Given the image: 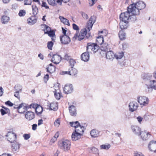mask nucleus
Listing matches in <instances>:
<instances>
[{"mask_svg":"<svg viewBox=\"0 0 156 156\" xmlns=\"http://www.w3.org/2000/svg\"><path fill=\"white\" fill-rule=\"evenodd\" d=\"M145 7V4L142 1H140L136 3H133L129 5V10L132 13V14L139 15V10L143 9Z\"/></svg>","mask_w":156,"mask_h":156,"instance_id":"nucleus-1","label":"nucleus"},{"mask_svg":"<svg viewBox=\"0 0 156 156\" xmlns=\"http://www.w3.org/2000/svg\"><path fill=\"white\" fill-rule=\"evenodd\" d=\"M71 143L67 140H63L58 143V145L60 149L65 151L69 150L70 148Z\"/></svg>","mask_w":156,"mask_h":156,"instance_id":"nucleus-2","label":"nucleus"},{"mask_svg":"<svg viewBox=\"0 0 156 156\" xmlns=\"http://www.w3.org/2000/svg\"><path fill=\"white\" fill-rule=\"evenodd\" d=\"M129 9V6L127 7V11L121 13L120 15V19L121 21H126L129 19L130 17V14H132Z\"/></svg>","mask_w":156,"mask_h":156,"instance_id":"nucleus-3","label":"nucleus"},{"mask_svg":"<svg viewBox=\"0 0 156 156\" xmlns=\"http://www.w3.org/2000/svg\"><path fill=\"white\" fill-rule=\"evenodd\" d=\"M5 136L8 137L7 140L11 143H14L16 139V135L15 133L11 132H8Z\"/></svg>","mask_w":156,"mask_h":156,"instance_id":"nucleus-4","label":"nucleus"},{"mask_svg":"<svg viewBox=\"0 0 156 156\" xmlns=\"http://www.w3.org/2000/svg\"><path fill=\"white\" fill-rule=\"evenodd\" d=\"M138 102L140 105H145L148 104L149 102L148 99L145 96L139 97L137 98Z\"/></svg>","mask_w":156,"mask_h":156,"instance_id":"nucleus-5","label":"nucleus"},{"mask_svg":"<svg viewBox=\"0 0 156 156\" xmlns=\"http://www.w3.org/2000/svg\"><path fill=\"white\" fill-rule=\"evenodd\" d=\"M60 39L61 43L63 44H68L70 42V38L66 35H63L61 36Z\"/></svg>","mask_w":156,"mask_h":156,"instance_id":"nucleus-6","label":"nucleus"},{"mask_svg":"<svg viewBox=\"0 0 156 156\" xmlns=\"http://www.w3.org/2000/svg\"><path fill=\"white\" fill-rule=\"evenodd\" d=\"M64 93L67 94H68L72 93L73 91V88L72 84H66L64 87Z\"/></svg>","mask_w":156,"mask_h":156,"instance_id":"nucleus-7","label":"nucleus"},{"mask_svg":"<svg viewBox=\"0 0 156 156\" xmlns=\"http://www.w3.org/2000/svg\"><path fill=\"white\" fill-rule=\"evenodd\" d=\"M138 107V105L136 102H131L129 105V110L131 112H133L137 109Z\"/></svg>","mask_w":156,"mask_h":156,"instance_id":"nucleus-8","label":"nucleus"},{"mask_svg":"<svg viewBox=\"0 0 156 156\" xmlns=\"http://www.w3.org/2000/svg\"><path fill=\"white\" fill-rule=\"evenodd\" d=\"M148 148L151 151L156 153V141H151L148 145Z\"/></svg>","mask_w":156,"mask_h":156,"instance_id":"nucleus-9","label":"nucleus"},{"mask_svg":"<svg viewBox=\"0 0 156 156\" xmlns=\"http://www.w3.org/2000/svg\"><path fill=\"white\" fill-rule=\"evenodd\" d=\"M38 17L34 16H31L27 19V23L30 25H33L37 22Z\"/></svg>","mask_w":156,"mask_h":156,"instance_id":"nucleus-10","label":"nucleus"},{"mask_svg":"<svg viewBox=\"0 0 156 156\" xmlns=\"http://www.w3.org/2000/svg\"><path fill=\"white\" fill-rule=\"evenodd\" d=\"M141 138L143 140H147L151 136L149 133L147 132L146 131H142L140 134Z\"/></svg>","mask_w":156,"mask_h":156,"instance_id":"nucleus-11","label":"nucleus"},{"mask_svg":"<svg viewBox=\"0 0 156 156\" xmlns=\"http://www.w3.org/2000/svg\"><path fill=\"white\" fill-rule=\"evenodd\" d=\"M61 60V57L57 54L53 55L51 59L52 62L54 63L58 64L59 63Z\"/></svg>","mask_w":156,"mask_h":156,"instance_id":"nucleus-12","label":"nucleus"},{"mask_svg":"<svg viewBox=\"0 0 156 156\" xmlns=\"http://www.w3.org/2000/svg\"><path fill=\"white\" fill-rule=\"evenodd\" d=\"M26 118L29 120H30L35 117V114L34 112L31 111H28L25 114Z\"/></svg>","mask_w":156,"mask_h":156,"instance_id":"nucleus-13","label":"nucleus"},{"mask_svg":"<svg viewBox=\"0 0 156 156\" xmlns=\"http://www.w3.org/2000/svg\"><path fill=\"white\" fill-rule=\"evenodd\" d=\"M90 55L89 52L87 51L82 53L81 55V60L84 62H87L89 60Z\"/></svg>","mask_w":156,"mask_h":156,"instance_id":"nucleus-14","label":"nucleus"},{"mask_svg":"<svg viewBox=\"0 0 156 156\" xmlns=\"http://www.w3.org/2000/svg\"><path fill=\"white\" fill-rule=\"evenodd\" d=\"M131 129L133 133L139 136L141 132V129L137 126H132Z\"/></svg>","mask_w":156,"mask_h":156,"instance_id":"nucleus-15","label":"nucleus"},{"mask_svg":"<svg viewBox=\"0 0 156 156\" xmlns=\"http://www.w3.org/2000/svg\"><path fill=\"white\" fill-rule=\"evenodd\" d=\"M69 109L70 115L72 116H76L77 113L76 108L73 105L70 106L69 107Z\"/></svg>","mask_w":156,"mask_h":156,"instance_id":"nucleus-16","label":"nucleus"},{"mask_svg":"<svg viewBox=\"0 0 156 156\" xmlns=\"http://www.w3.org/2000/svg\"><path fill=\"white\" fill-rule=\"evenodd\" d=\"M81 135L80 133H78L74 131L71 137L73 141H76L80 138Z\"/></svg>","mask_w":156,"mask_h":156,"instance_id":"nucleus-17","label":"nucleus"},{"mask_svg":"<svg viewBox=\"0 0 156 156\" xmlns=\"http://www.w3.org/2000/svg\"><path fill=\"white\" fill-rule=\"evenodd\" d=\"M84 127L83 126H81L80 125L79 126H77V127H76L75 131L76 132L78 133H80V135L82 136L84 132Z\"/></svg>","mask_w":156,"mask_h":156,"instance_id":"nucleus-18","label":"nucleus"},{"mask_svg":"<svg viewBox=\"0 0 156 156\" xmlns=\"http://www.w3.org/2000/svg\"><path fill=\"white\" fill-rule=\"evenodd\" d=\"M120 27L122 30L126 29L129 25L128 21H121L119 23Z\"/></svg>","mask_w":156,"mask_h":156,"instance_id":"nucleus-19","label":"nucleus"},{"mask_svg":"<svg viewBox=\"0 0 156 156\" xmlns=\"http://www.w3.org/2000/svg\"><path fill=\"white\" fill-rule=\"evenodd\" d=\"M106 57L107 59L112 60L114 58L115 55L111 50H109L106 53Z\"/></svg>","mask_w":156,"mask_h":156,"instance_id":"nucleus-20","label":"nucleus"},{"mask_svg":"<svg viewBox=\"0 0 156 156\" xmlns=\"http://www.w3.org/2000/svg\"><path fill=\"white\" fill-rule=\"evenodd\" d=\"M13 143L12 145V149L13 151H16L19 149L20 144L16 141Z\"/></svg>","mask_w":156,"mask_h":156,"instance_id":"nucleus-21","label":"nucleus"},{"mask_svg":"<svg viewBox=\"0 0 156 156\" xmlns=\"http://www.w3.org/2000/svg\"><path fill=\"white\" fill-rule=\"evenodd\" d=\"M23 106V104L21 103L20 104L18 107H17V108L18 111L19 113H23L27 111V106H25L23 108V111H21L20 109Z\"/></svg>","mask_w":156,"mask_h":156,"instance_id":"nucleus-22","label":"nucleus"},{"mask_svg":"<svg viewBox=\"0 0 156 156\" xmlns=\"http://www.w3.org/2000/svg\"><path fill=\"white\" fill-rule=\"evenodd\" d=\"M101 49L102 51H103L105 52H107L109 50H110L111 48L108 44L105 43L102 45Z\"/></svg>","mask_w":156,"mask_h":156,"instance_id":"nucleus-23","label":"nucleus"},{"mask_svg":"<svg viewBox=\"0 0 156 156\" xmlns=\"http://www.w3.org/2000/svg\"><path fill=\"white\" fill-rule=\"evenodd\" d=\"M9 20V17L6 16H2L1 18V21L2 23L5 24L7 23Z\"/></svg>","mask_w":156,"mask_h":156,"instance_id":"nucleus-24","label":"nucleus"},{"mask_svg":"<svg viewBox=\"0 0 156 156\" xmlns=\"http://www.w3.org/2000/svg\"><path fill=\"white\" fill-rule=\"evenodd\" d=\"M150 82V85L147 86V88L148 89H154L155 90H156V81L153 80H151Z\"/></svg>","mask_w":156,"mask_h":156,"instance_id":"nucleus-25","label":"nucleus"},{"mask_svg":"<svg viewBox=\"0 0 156 156\" xmlns=\"http://www.w3.org/2000/svg\"><path fill=\"white\" fill-rule=\"evenodd\" d=\"M104 41V38L102 36H99L96 40V43L97 44L102 45L103 44Z\"/></svg>","mask_w":156,"mask_h":156,"instance_id":"nucleus-26","label":"nucleus"},{"mask_svg":"<svg viewBox=\"0 0 156 156\" xmlns=\"http://www.w3.org/2000/svg\"><path fill=\"white\" fill-rule=\"evenodd\" d=\"M59 18L61 21L62 22L65 24L67 25L68 26L70 25L69 20L68 19L65 18L64 17L62 16H59Z\"/></svg>","mask_w":156,"mask_h":156,"instance_id":"nucleus-27","label":"nucleus"},{"mask_svg":"<svg viewBox=\"0 0 156 156\" xmlns=\"http://www.w3.org/2000/svg\"><path fill=\"white\" fill-rule=\"evenodd\" d=\"M84 38V37H83V35H82L80 34H78V33H77L76 32V33L75 34L73 38V39L76 40L77 38L78 40V41H80L81 40L83 39Z\"/></svg>","mask_w":156,"mask_h":156,"instance_id":"nucleus-28","label":"nucleus"},{"mask_svg":"<svg viewBox=\"0 0 156 156\" xmlns=\"http://www.w3.org/2000/svg\"><path fill=\"white\" fill-rule=\"evenodd\" d=\"M69 74L70 75H75L77 73V70L73 68V67H71L70 69H69Z\"/></svg>","mask_w":156,"mask_h":156,"instance_id":"nucleus-29","label":"nucleus"},{"mask_svg":"<svg viewBox=\"0 0 156 156\" xmlns=\"http://www.w3.org/2000/svg\"><path fill=\"white\" fill-rule=\"evenodd\" d=\"M90 134L92 137H96L99 135V132L95 129H93L90 132Z\"/></svg>","mask_w":156,"mask_h":156,"instance_id":"nucleus-30","label":"nucleus"},{"mask_svg":"<svg viewBox=\"0 0 156 156\" xmlns=\"http://www.w3.org/2000/svg\"><path fill=\"white\" fill-rule=\"evenodd\" d=\"M43 111V108L42 107L40 106H37L35 109V112L38 115L41 114Z\"/></svg>","mask_w":156,"mask_h":156,"instance_id":"nucleus-31","label":"nucleus"},{"mask_svg":"<svg viewBox=\"0 0 156 156\" xmlns=\"http://www.w3.org/2000/svg\"><path fill=\"white\" fill-rule=\"evenodd\" d=\"M94 43H89L87 44V51L88 52L92 51L93 48L94 47Z\"/></svg>","mask_w":156,"mask_h":156,"instance_id":"nucleus-32","label":"nucleus"},{"mask_svg":"<svg viewBox=\"0 0 156 156\" xmlns=\"http://www.w3.org/2000/svg\"><path fill=\"white\" fill-rule=\"evenodd\" d=\"M126 33L122 30L119 33V37L121 40H123L126 38Z\"/></svg>","mask_w":156,"mask_h":156,"instance_id":"nucleus-33","label":"nucleus"},{"mask_svg":"<svg viewBox=\"0 0 156 156\" xmlns=\"http://www.w3.org/2000/svg\"><path fill=\"white\" fill-rule=\"evenodd\" d=\"M32 9L33 11V16H36V15L37 14L38 12V8H37L36 5H32Z\"/></svg>","mask_w":156,"mask_h":156,"instance_id":"nucleus-34","label":"nucleus"},{"mask_svg":"<svg viewBox=\"0 0 156 156\" xmlns=\"http://www.w3.org/2000/svg\"><path fill=\"white\" fill-rule=\"evenodd\" d=\"M47 72L51 73L54 72L55 70V66H51L46 68Z\"/></svg>","mask_w":156,"mask_h":156,"instance_id":"nucleus-35","label":"nucleus"},{"mask_svg":"<svg viewBox=\"0 0 156 156\" xmlns=\"http://www.w3.org/2000/svg\"><path fill=\"white\" fill-rule=\"evenodd\" d=\"M14 90L15 91H18L21 92L22 90V86L19 84H17L14 87Z\"/></svg>","mask_w":156,"mask_h":156,"instance_id":"nucleus-36","label":"nucleus"},{"mask_svg":"<svg viewBox=\"0 0 156 156\" xmlns=\"http://www.w3.org/2000/svg\"><path fill=\"white\" fill-rule=\"evenodd\" d=\"M42 25L44 27V34H47L51 30V28L48 25L45 24Z\"/></svg>","mask_w":156,"mask_h":156,"instance_id":"nucleus-37","label":"nucleus"},{"mask_svg":"<svg viewBox=\"0 0 156 156\" xmlns=\"http://www.w3.org/2000/svg\"><path fill=\"white\" fill-rule=\"evenodd\" d=\"M124 55V53L123 52H121L117 53L115 55V57L117 59H120L123 57Z\"/></svg>","mask_w":156,"mask_h":156,"instance_id":"nucleus-38","label":"nucleus"},{"mask_svg":"<svg viewBox=\"0 0 156 156\" xmlns=\"http://www.w3.org/2000/svg\"><path fill=\"white\" fill-rule=\"evenodd\" d=\"M69 124L71 126L74 127L75 128H76V127H77V126H79L80 125V123L78 121H76L75 122H70Z\"/></svg>","mask_w":156,"mask_h":156,"instance_id":"nucleus-39","label":"nucleus"},{"mask_svg":"<svg viewBox=\"0 0 156 156\" xmlns=\"http://www.w3.org/2000/svg\"><path fill=\"white\" fill-rule=\"evenodd\" d=\"M138 15H134L133 14H131V16L130 15L129 19L132 21L134 22L137 20V18L136 17V16Z\"/></svg>","mask_w":156,"mask_h":156,"instance_id":"nucleus-40","label":"nucleus"},{"mask_svg":"<svg viewBox=\"0 0 156 156\" xmlns=\"http://www.w3.org/2000/svg\"><path fill=\"white\" fill-rule=\"evenodd\" d=\"M111 147V145L110 144L107 145L103 144L100 146V148L101 149H105L106 150H108Z\"/></svg>","mask_w":156,"mask_h":156,"instance_id":"nucleus-41","label":"nucleus"},{"mask_svg":"<svg viewBox=\"0 0 156 156\" xmlns=\"http://www.w3.org/2000/svg\"><path fill=\"white\" fill-rule=\"evenodd\" d=\"M54 92L55 97L56 99L57 100L60 99L61 98V94L59 92H57L56 89L55 90Z\"/></svg>","mask_w":156,"mask_h":156,"instance_id":"nucleus-42","label":"nucleus"},{"mask_svg":"<svg viewBox=\"0 0 156 156\" xmlns=\"http://www.w3.org/2000/svg\"><path fill=\"white\" fill-rule=\"evenodd\" d=\"M152 77V75L150 73L145 74L143 76V79L145 80H150Z\"/></svg>","mask_w":156,"mask_h":156,"instance_id":"nucleus-43","label":"nucleus"},{"mask_svg":"<svg viewBox=\"0 0 156 156\" xmlns=\"http://www.w3.org/2000/svg\"><path fill=\"white\" fill-rule=\"evenodd\" d=\"M49 106L51 110H56L57 108L56 106V105L55 103H50Z\"/></svg>","mask_w":156,"mask_h":156,"instance_id":"nucleus-44","label":"nucleus"},{"mask_svg":"<svg viewBox=\"0 0 156 156\" xmlns=\"http://www.w3.org/2000/svg\"><path fill=\"white\" fill-rule=\"evenodd\" d=\"M99 49V47L98 45L97 44H95L94 43V47L93 48V49L92 50V51L95 53Z\"/></svg>","mask_w":156,"mask_h":156,"instance_id":"nucleus-45","label":"nucleus"},{"mask_svg":"<svg viewBox=\"0 0 156 156\" xmlns=\"http://www.w3.org/2000/svg\"><path fill=\"white\" fill-rule=\"evenodd\" d=\"M56 0H47V1L50 5L53 6H55L57 5Z\"/></svg>","mask_w":156,"mask_h":156,"instance_id":"nucleus-46","label":"nucleus"},{"mask_svg":"<svg viewBox=\"0 0 156 156\" xmlns=\"http://www.w3.org/2000/svg\"><path fill=\"white\" fill-rule=\"evenodd\" d=\"M53 44L54 43L52 41L48 42L47 43V47L48 49L49 50H52Z\"/></svg>","mask_w":156,"mask_h":156,"instance_id":"nucleus-47","label":"nucleus"},{"mask_svg":"<svg viewBox=\"0 0 156 156\" xmlns=\"http://www.w3.org/2000/svg\"><path fill=\"white\" fill-rule=\"evenodd\" d=\"M95 22V21L94 20L93 23H91L88 22H87V28L88 29L89 31H90L91 29L93 24Z\"/></svg>","mask_w":156,"mask_h":156,"instance_id":"nucleus-48","label":"nucleus"},{"mask_svg":"<svg viewBox=\"0 0 156 156\" xmlns=\"http://www.w3.org/2000/svg\"><path fill=\"white\" fill-rule=\"evenodd\" d=\"M50 37H53L55 36V31L54 30H51L47 34Z\"/></svg>","mask_w":156,"mask_h":156,"instance_id":"nucleus-49","label":"nucleus"},{"mask_svg":"<svg viewBox=\"0 0 156 156\" xmlns=\"http://www.w3.org/2000/svg\"><path fill=\"white\" fill-rule=\"evenodd\" d=\"M26 11L24 10H20L19 13V15L20 16H23L25 15Z\"/></svg>","mask_w":156,"mask_h":156,"instance_id":"nucleus-50","label":"nucleus"},{"mask_svg":"<svg viewBox=\"0 0 156 156\" xmlns=\"http://www.w3.org/2000/svg\"><path fill=\"white\" fill-rule=\"evenodd\" d=\"M80 13L84 19L86 20L88 19V16L87 14L83 12H81Z\"/></svg>","mask_w":156,"mask_h":156,"instance_id":"nucleus-51","label":"nucleus"},{"mask_svg":"<svg viewBox=\"0 0 156 156\" xmlns=\"http://www.w3.org/2000/svg\"><path fill=\"white\" fill-rule=\"evenodd\" d=\"M23 136L25 140H27L30 138V134H24Z\"/></svg>","mask_w":156,"mask_h":156,"instance_id":"nucleus-52","label":"nucleus"},{"mask_svg":"<svg viewBox=\"0 0 156 156\" xmlns=\"http://www.w3.org/2000/svg\"><path fill=\"white\" fill-rule=\"evenodd\" d=\"M24 5H30L32 3L31 0H24Z\"/></svg>","mask_w":156,"mask_h":156,"instance_id":"nucleus-53","label":"nucleus"},{"mask_svg":"<svg viewBox=\"0 0 156 156\" xmlns=\"http://www.w3.org/2000/svg\"><path fill=\"white\" fill-rule=\"evenodd\" d=\"M134 156H144L141 153L136 151L134 154Z\"/></svg>","mask_w":156,"mask_h":156,"instance_id":"nucleus-54","label":"nucleus"},{"mask_svg":"<svg viewBox=\"0 0 156 156\" xmlns=\"http://www.w3.org/2000/svg\"><path fill=\"white\" fill-rule=\"evenodd\" d=\"M69 63L70 66L73 67L74 64L76 63V62L73 59H70L69 61Z\"/></svg>","mask_w":156,"mask_h":156,"instance_id":"nucleus-55","label":"nucleus"},{"mask_svg":"<svg viewBox=\"0 0 156 156\" xmlns=\"http://www.w3.org/2000/svg\"><path fill=\"white\" fill-rule=\"evenodd\" d=\"M91 151L94 154H96L98 152V150L95 147H92L91 149Z\"/></svg>","mask_w":156,"mask_h":156,"instance_id":"nucleus-56","label":"nucleus"},{"mask_svg":"<svg viewBox=\"0 0 156 156\" xmlns=\"http://www.w3.org/2000/svg\"><path fill=\"white\" fill-rule=\"evenodd\" d=\"M73 29L75 30H79V27L75 23H73Z\"/></svg>","mask_w":156,"mask_h":156,"instance_id":"nucleus-57","label":"nucleus"},{"mask_svg":"<svg viewBox=\"0 0 156 156\" xmlns=\"http://www.w3.org/2000/svg\"><path fill=\"white\" fill-rule=\"evenodd\" d=\"M20 92L16 91L14 93V96L17 98L18 99H19L20 98V96L19 95V93Z\"/></svg>","mask_w":156,"mask_h":156,"instance_id":"nucleus-58","label":"nucleus"},{"mask_svg":"<svg viewBox=\"0 0 156 156\" xmlns=\"http://www.w3.org/2000/svg\"><path fill=\"white\" fill-rule=\"evenodd\" d=\"M49 75L48 74H46L44 76V82L46 83L49 78Z\"/></svg>","mask_w":156,"mask_h":156,"instance_id":"nucleus-59","label":"nucleus"},{"mask_svg":"<svg viewBox=\"0 0 156 156\" xmlns=\"http://www.w3.org/2000/svg\"><path fill=\"white\" fill-rule=\"evenodd\" d=\"M41 6L42 7H45L46 9H49V6L47 5L46 3L45 2L43 1L42 2V4L41 5Z\"/></svg>","mask_w":156,"mask_h":156,"instance_id":"nucleus-60","label":"nucleus"},{"mask_svg":"<svg viewBox=\"0 0 156 156\" xmlns=\"http://www.w3.org/2000/svg\"><path fill=\"white\" fill-rule=\"evenodd\" d=\"M0 111L2 115H4L7 113L6 110L2 108L1 109Z\"/></svg>","mask_w":156,"mask_h":156,"instance_id":"nucleus-61","label":"nucleus"},{"mask_svg":"<svg viewBox=\"0 0 156 156\" xmlns=\"http://www.w3.org/2000/svg\"><path fill=\"white\" fill-rule=\"evenodd\" d=\"M5 105L9 106H12L13 105V104L10 102L9 101H8L5 102Z\"/></svg>","mask_w":156,"mask_h":156,"instance_id":"nucleus-62","label":"nucleus"},{"mask_svg":"<svg viewBox=\"0 0 156 156\" xmlns=\"http://www.w3.org/2000/svg\"><path fill=\"white\" fill-rule=\"evenodd\" d=\"M95 0H89V4L90 6H93L94 4V1Z\"/></svg>","mask_w":156,"mask_h":156,"instance_id":"nucleus-63","label":"nucleus"},{"mask_svg":"<svg viewBox=\"0 0 156 156\" xmlns=\"http://www.w3.org/2000/svg\"><path fill=\"white\" fill-rule=\"evenodd\" d=\"M81 32L83 34V35H86L87 33V30L86 29H84L82 30Z\"/></svg>","mask_w":156,"mask_h":156,"instance_id":"nucleus-64","label":"nucleus"}]
</instances>
